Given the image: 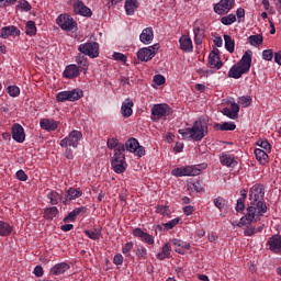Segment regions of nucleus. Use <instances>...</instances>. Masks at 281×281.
Segmentation results:
<instances>
[{
  "instance_id": "f257e3e1",
  "label": "nucleus",
  "mask_w": 281,
  "mask_h": 281,
  "mask_svg": "<svg viewBox=\"0 0 281 281\" xmlns=\"http://www.w3.org/2000/svg\"><path fill=\"white\" fill-rule=\"evenodd\" d=\"M250 206L247 213L240 218L239 225H251L256 216L267 214V203H265V184H254L249 191Z\"/></svg>"
},
{
  "instance_id": "f03ea898",
  "label": "nucleus",
  "mask_w": 281,
  "mask_h": 281,
  "mask_svg": "<svg viewBox=\"0 0 281 281\" xmlns=\"http://www.w3.org/2000/svg\"><path fill=\"white\" fill-rule=\"evenodd\" d=\"M249 69H251V50H246L241 59L229 69L228 78L238 80L244 74H249Z\"/></svg>"
},
{
  "instance_id": "7ed1b4c3",
  "label": "nucleus",
  "mask_w": 281,
  "mask_h": 281,
  "mask_svg": "<svg viewBox=\"0 0 281 281\" xmlns=\"http://www.w3.org/2000/svg\"><path fill=\"white\" fill-rule=\"evenodd\" d=\"M78 52L83 56H89V58H98L100 56V44L98 42H87L79 45Z\"/></svg>"
},
{
  "instance_id": "20e7f679",
  "label": "nucleus",
  "mask_w": 281,
  "mask_h": 281,
  "mask_svg": "<svg viewBox=\"0 0 281 281\" xmlns=\"http://www.w3.org/2000/svg\"><path fill=\"white\" fill-rule=\"evenodd\" d=\"M111 166L116 172V175H122V172H126V156L124 155V151L121 153H114L112 159H111Z\"/></svg>"
},
{
  "instance_id": "39448f33",
  "label": "nucleus",
  "mask_w": 281,
  "mask_h": 281,
  "mask_svg": "<svg viewBox=\"0 0 281 281\" xmlns=\"http://www.w3.org/2000/svg\"><path fill=\"white\" fill-rule=\"evenodd\" d=\"M80 139H82V132L74 130L68 134L67 137L60 140L59 146H61V148H67L68 146L78 148Z\"/></svg>"
},
{
  "instance_id": "423d86ee",
  "label": "nucleus",
  "mask_w": 281,
  "mask_h": 281,
  "mask_svg": "<svg viewBox=\"0 0 281 281\" xmlns=\"http://www.w3.org/2000/svg\"><path fill=\"white\" fill-rule=\"evenodd\" d=\"M85 95V92L80 89H74L71 91H61L57 93V102H77Z\"/></svg>"
},
{
  "instance_id": "0eeeda50",
  "label": "nucleus",
  "mask_w": 281,
  "mask_h": 281,
  "mask_svg": "<svg viewBox=\"0 0 281 281\" xmlns=\"http://www.w3.org/2000/svg\"><path fill=\"white\" fill-rule=\"evenodd\" d=\"M56 23L66 32H74V30H78V23L69 14H60L57 18Z\"/></svg>"
},
{
  "instance_id": "6e6552de",
  "label": "nucleus",
  "mask_w": 281,
  "mask_h": 281,
  "mask_svg": "<svg viewBox=\"0 0 281 281\" xmlns=\"http://www.w3.org/2000/svg\"><path fill=\"white\" fill-rule=\"evenodd\" d=\"M192 139L194 142H201L205 135H207V125L203 124V121L198 120L193 123L191 127Z\"/></svg>"
},
{
  "instance_id": "1a4fd4ad",
  "label": "nucleus",
  "mask_w": 281,
  "mask_h": 281,
  "mask_svg": "<svg viewBox=\"0 0 281 281\" xmlns=\"http://www.w3.org/2000/svg\"><path fill=\"white\" fill-rule=\"evenodd\" d=\"M124 148L127 153H134L136 157H144V155H146V148L140 146L139 142L133 137L125 142Z\"/></svg>"
},
{
  "instance_id": "9d476101",
  "label": "nucleus",
  "mask_w": 281,
  "mask_h": 281,
  "mask_svg": "<svg viewBox=\"0 0 281 281\" xmlns=\"http://www.w3.org/2000/svg\"><path fill=\"white\" fill-rule=\"evenodd\" d=\"M156 49H159V44H155L149 47L140 48L137 52L138 60H142L143 63H148V60H153V58H155V55L157 54L155 52Z\"/></svg>"
},
{
  "instance_id": "9b49d317",
  "label": "nucleus",
  "mask_w": 281,
  "mask_h": 281,
  "mask_svg": "<svg viewBox=\"0 0 281 281\" xmlns=\"http://www.w3.org/2000/svg\"><path fill=\"white\" fill-rule=\"evenodd\" d=\"M173 177H199L201 169L196 167L176 168L171 171Z\"/></svg>"
},
{
  "instance_id": "f8f14e48",
  "label": "nucleus",
  "mask_w": 281,
  "mask_h": 281,
  "mask_svg": "<svg viewBox=\"0 0 281 281\" xmlns=\"http://www.w3.org/2000/svg\"><path fill=\"white\" fill-rule=\"evenodd\" d=\"M236 5V0H221L214 5V12L223 15L227 14Z\"/></svg>"
},
{
  "instance_id": "ddd939ff",
  "label": "nucleus",
  "mask_w": 281,
  "mask_h": 281,
  "mask_svg": "<svg viewBox=\"0 0 281 281\" xmlns=\"http://www.w3.org/2000/svg\"><path fill=\"white\" fill-rule=\"evenodd\" d=\"M74 12H76V14H80V16H93V12L82 1L74 3Z\"/></svg>"
},
{
  "instance_id": "4468645a",
  "label": "nucleus",
  "mask_w": 281,
  "mask_h": 281,
  "mask_svg": "<svg viewBox=\"0 0 281 281\" xmlns=\"http://www.w3.org/2000/svg\"><path fill=\"white\" fill-rule=\"evenodd\" d=\"M12 138L19 144H23L25 142V130L23 126L20 124H14L12 126Z\"/></svg>"
},
{
  "instance_id": "2eb2a0df",
  "label": "nucleus",
  "mask_w": 281,
  "mask_h": 281,
  "mask_svg": "<svg viewBox=\"0 0 281 281\" xmlns=\"http://www.w3.org/2000/svg\"><path fill=\"white\" fill-rule=\"evenodd\" d=\"M63 76L64 78L74 80V78H78L80 76V68L76 64H70L66 66Z\"/></svg>"
},
{
  "instance_id": "dca6fc26",
  "label": "nucleus",
  "mask_w": 281,
  "mask_h": 281,
  "mask_svg": "<svg viewBox=\"0 0 281 281\" xmlns=\"http://www.w3.org/2000/svg\"><path fill=\"white\" fill-rule=\"evenodd\" d=\"M267 245L273 254H281V235L270 237Z\"/></svg>"
},
{
  "instance_id": "f3484780",
  "label": "nucleus",
  "mask_w": 281,
  "mask_h": 281,
  "mask_svg": "<svg viewBox=\"0 0 281 281\" xmlns=\"http://www.w3.org/2000/svg\"><path fill=\"white\" fill-rule=\"evenodd\" d=\"M240 111V105L237 103H232L231 109L224 108L221 112L223 115H226V117H229V120H238V113Z\"/></svg>"
},
{
  "instance_id": "a211bd4d",
  "label": "nucleus",
  "mask_w": 281,
  "mask_h": 281,
  "mask_svg": "<svg viewBox=\"0 0 281 281\" xmlns=\"http://www.w3.org/2000/svg\"><path fill=\"white\" fill-rule=\"evenodd\" d=\"M209 65L211 69H221L223 67V61H221V57L218 56V49L215 48L209 56Z\"/></svg>"
},
{
  "instance_id": "6ab92c4d",
  "label": "nucleus",
  "mask_w": 281,
  "mask_h": 281,
  "mask_svg": "<svg viewBox=\"0 0 281 281\" xmlns=\"http://www.w3.org/2000/svg\"><path fill=\"white\" fill-rule=\"evenodd\" d=\"M82 196V191L80 188H69L66 193V199L63 201L64 205H67L69 201H76Z\"/></svg>"
},
{
  "instance_id": "aec40b11",
  "label": "nucleus",
  "mask_w": 281,
  "mask_h": 281,
  "mask_svg": "<svg viewBox=\"0 0 281 281\" xmlns=\"http://www.w3.org/2000/svg\"><path fill=\"white\" fill-rule=\"evenodd\" d=\"M133 235L136 238H140V240H143V243H146L147 245H154L155 244V238L150 234L144 233V231H142V228H135L133 231Z\"/></svg>"
},
{
  "instance_id": "412c9836",
  "label": "nucleus",
  "mask_w": 281,
  "mask_h": 281,
  "mask_svg": "<svg viewBox=\"0 0 281 281\" xmlns=\"http://www.w3.org/2000/svg\"><path fill=\"white\" fill-rule=\"evenodd\" d=\"M133 106H135L133 99L127 98L124 100L121 106V113L123 117H131V115H133Z\"/></svg>"
},
{
  "instance_id": "4be33fe9",
  "label": "nucleus",
  "mask_w": 281,
  "mask_h": 281,
  "mask_svg": "<svg viewBox=\"0 0 281 281\" xmlns=\"http://www.w3.org/2000/svg\"><path fill=\"white\" fill-rule=\"evenodd\" d=\"M153 38H155V33L153 32V27L144 29L139 35V41L144 45H150V43H153Z\"/></svg>"
},
{
  "instance_id": "5701e85b",
  "label": "nucleus",
  "mask_w": 281,
  "mask_h": 281,
  "mask_svg": "<svg viewBox=\"0 0 281 281\" xmlns=\"http://www.w3.org/2000/svg\"><path fill=\"white\" fill-rule=\"evenodd\" d=\"M75 63H77V67L79 69H82L83 74H87L89 71V59H87V55L79 53L75 57Z\"/></svg>"
},
{
  "instance_id": "b1692460",
  "label": "nucleus",
  "mask_w": 281,
  "mask_h": 281,
  "mask_svg": "<svg viewBox=\"0 0 281 281\" xmlns=\"http://www.w3.org/2000/svg\"><path fill=\"white\" fill-rule=\"evenodd\" d=\"M171 243L175 247V251L177 254H181L182 256L186 254V251H188V249H190V243L188 241H183L181 239H172Z\"/></svg>"
},
{
  "instance_id": "393cba45",
  "label": "nucleus",
  "mask_w": 281,
  "mask_h": 281,
  "mask_svg": "<svg viewBox=\"0 0 281 281\" xmlns=\"http://www.w3.org/2000/svg\"><path fill=\"white\" fill-rule=\"evenodd\" d=\"M21 31L14 25L4 26L1 29L0 38H8V36H20Z\"/></svg>"
},
{
  "instance_id": "a878e982",
  "label": "nucleus",
  "mask_w": 281,
  "mask_h": 281,
  "mask_svg": "<svg viewBox=\"0 0 281 281\" xmlns=\"http://www.w3.org/2000/svg\"><path fill=\"white\" fill-rule=\"evenodd\" d=\"M108 148L110 150H114V153H125L126 148L123 143H120L117 138H109L108 139Z\"/></svg>"
},
{
  "instance_id": "bb28decb",
  "label": "nucleus",
  "mask_w": 281,
  "mask_h": 281,
  "mask_svg": "<svg viewBox=\"0 0 281 281\" xmlns=\"http://www.w3.org/2000/svg\"><path fill=\"white\" fill-rule=\"evenodd\" d=\"M180 49L186 53H190L193 49L192 38L189 35H182L179 40Z\"/></svg>"
},
{
  "instance_id": "cd10ccee",
  "label": "nucleus",
  "mask_w": 281,
  "mask_h": 281,
  "mask_svg": "<svg viewBox=\"0 0 281 281\" xmlns=\"http://www.w3.org/2000/svg\"><path fill=\"white\" fill-rule=\"evenodd\" d=\"M40 126L41 128H43V131H56V128H58V123L54 120L50 119H42L40 121Z\"/></svg>"
},
{
  "instance_id": "c85d7f7f",
  "label": "nucleus",
  "mask_w": 281,
  "mask_h": 281,
  "mask_svg": "<svg viewBox=\"0 0 281 281\" xmlns=\"http://www.w3.org/2000/svg\"><path fill=\"white\" fill-rule=\"evenodd\" d=\"M168 104H155L151 108V115L155 117H165L166 113H168Z\"/></svg>"
},
{
  "instance_id": "c756f323",
  "label": "nucleus",
  "mask_w": 281,
  "mask_h": 281,
  "mask_svg": "<svg viewBox=\"0 0 281 281\" xmlns=\"http://www.w3.org/2000/svg\"><path fill=\"white\" fill-rule=\"evenodd\" d=\"M193 34H194L195 45H202L203 44V36H205V29H203V26L194 25Z\"/></svg>"
},
{
  "instance_id": "7c9ffc66",
  "label": "nucleus",
  "mask_w": 281,
  "mask_h": 281,
  "mask_svg": "<svg viewBox=\"0 0 281 281\" xmlns=\"http://www.w3.org/2000/svg\"><path fill=\"white\" fill-rule=\"evenodd\" d=\"M70 266L67 262H60L56 263L52 269L50 273L53 276H61V273H65V271H69Z\"/></svg>"
},
{
  "instance_id": "2f4dec72",
  "label": "nucleus",
  "mask_w": 281,
  "mask_h": 281,
  "mask_svg": "<svg viewBox=\"0 0 281 281\" xmlns=\"http://www.w3.org/2000/svg\"><path fill=\"white\" fill-rule=\"evenodd\" d=\"M267 153L270 151L260 148L255 149V157L262 166H265V164H269V155Z\"/></svg>"
},
{
  "instance_id": "473e14b6",
  "label": "nucleus",
  "mask_w": 281,
  "mask_h": 281,
  "mask_svg": "<svg viewBox=\"0 0 281 281\" xmlns=\"http://www.w3.org/2000/svg\"><path fill=\"white\" fill-rule=\"evenodd\" d=\"M137 8H139V3L137 2V0H125V12L127 16H133Z\"/></svg>"
},
{
  "instance_id": "72a5a7b5",
  "label": "nucleus",
  "mask_w": 281,
  "mask_h": 281,
  "mask_svg": "<svg viewBox=\"0 0 281 281\" xmlns=\"http://www.w3.org/2000/svg\"><path fill=\"white\" fill-rule=\"evenodd\" d=\"M220 161L222 166H227V168H234V166H236V159L234 157H232L231 155L227 154H223L220 157Z\"/></svg>"
},
{
  "instance_id": "f704fd0d",
  "label": "nucleus",
  "mask_w": 281,
  "mask_h": 281,
  "mask_svg": "<svg viewBox=\"0 0 281 281\" xmlns=\"http://www.w3.org/2000/svg\"><path fill=\"white\" fill-rule=\"evenodd\" d=\"M225 49L229 54H234V47H236V42L232 38V36L225 34L224 35Z\"/></svg>"
},
{
  "instance_id": "c9c22d12",
  "label": "nucleus",
  "mask_w": 281,
  "mask_h": 281,
  "mask_svg": "<svg viewBox=\"0 0 281 281\" xmlns=\"http://www.w3.org/2000/svg\"><path fill=\"white\" fill-rule=\"evenodd\" d=\"M262 41H263L262 34L250 35L248 37V43L252 45V47H259V45H262Z\"/></svg>"
},
{
  "instance_id": "e433bc0d",
  "label": "nucleus",
  "mask_w": 281,
  "mask_h": 281,
  "mask_svg": "<svg viewBox=\"0 0 281 281\" xmlns=\"http://www.w3.org/2000/svg\"><path fill=\"white\" fill-rule=\"evenodd\" d=\"M12 227L8 222L0 221V236H10Z\"/></svg>"
},
{
  "instance_id": "4c0bfd02",
  "label": "nucleus",
  "mask_w": 281,
  "mask_h": 281,
  "mask_svg": "<svg viewBox=\"0 0 281 281\" xmlns=\"http://www.w3.org/2000/svg\"><path fill=\"white\" fill-rule=\"evenodd\" d=\"M170 250H171L170 244H165L162 246L161 252L157 254L158 260H166V258H169L170 257Z\"/></svg>"
},
{
  "instance_id": "58836bf2",
  "label": "nucleus",
  "mask_w": 281,
  "mask_h": 281,
  "mask_svg": "<svg viewBox=\"0 0 281 281\" xmlns=\"http://www.w3.org/2000/svg\"><path fill=\"white\" fill-rule=\"evenodd\" d=\"M85 234L91 240H100V236H102V229L95 228L93 231H85Z\"/></svg>"
},
{
  "instance_id": "ea45409f",
  "label": "nucleus",
  "mask_w": 281,
  "mask_h": 281,
  "mask_svg": "<svg viewBox=\"0 0 281 281\" xmlns=\"http://www.w3.org/2000/svg\"><path fill=\"white\" fill-rule=\"evenodd\" d=\"M215 128H218V131H236V124L233 122L217 123L215 124Z\"/></svg>"
},
{
  "instance_id": "a19ab883",
  "label": "nucleus",
  "mask_w": 281,
  "mask_h": 281,
  "mask_svg": "<svg viewBox=\"0 0 281 281\" xmlns=\"http://www.w3.org/2000/svg\"><path fill=\"white\" fill-rule=\"evenodd\" d=\"M57 214H58V207L52 206V207L45 209L44 218H48L49 221H52V218H55Z\"/></svg>"
},
{
  "instance_id": "79ce46f5",
  "label": "nucleus",
  "mask_w": 281,
  "mask_h": 281,
  "mask_svg": "<svg viewBox=\"0 0 281 281\" xmlns=\"http://www.w3.org/2000/svg\"><path fill=\"white\" fill-rule=\"evenodd\" d=\"M25 34H27V36H35V34H36V23L34 21H29L26 23Z\"/></svg>"
},
{
  "instance_id": "37998d69",
  "label": "nucleus",
  "mask_w": 281,
  "mask_h": 281,
  "mask_svg": "<svg viewBox=\"0 0 281 281\" xmlns=\"http://www.w3.org/2000/svg\"><path fill=\"white\" fill-rule=\"evenodd\" d=\"M213 203L217 210H225V206L227 205V200L223 196H217L213 200Z\"/></svg>"
},
{
  "instance_id": "c03bdc74",
  "label": "nucleus",
  "mask_w": 281,
  "mask_h": 281,
  "mask_svg": "<svg viewBox=\"0 0 281 281\" xmlns=\"http://www.w3.org/2000/svg\"><path fill=\"white\" fill-rule=\"evenodd\" d=\"M47 199H49L52 205H58V201H60L61 196L56 191H50L47 194Z\"/></svg>"
},
{
  "instance_id": "a18cd8bd",
  "label": "nucleus",
  "mask_w": 281,
  "mask_h": 281,
  "mask_svg": "<svg viewBox=\"0 0 281 281\" xmlns=\"http://www.w3.org/2000/svg\"><path fill=\"white\" fill-rule=\"evenodd\" d=\"M265 229V225L259 227H248L244 231V236H254V234H258Z\"/></svg>"
},
{
  "instance_id": "49530a36",
  "label": "nucleus",
  "mask_w": 281,
  "mask_h": 281,
  "mask_svg": "<svg viewBox=\"0 0 281 281\" xmlns=\"http://www.w3.org/2000/svg\"><path fill=\"white\" fill-rule=\"evenodd\" d=\"M7 93H9L11 98H19L21 94V89L18 86H9L7 88Z\"/></svg>"
},
{
  "instance_id": "de8ad7c7",
  "label": "nucleus",
  "mask_w": 281,
  "mask_h": 281,
  "mask_svg": "<svg viewBox=\"0 0 281 281\" xmlns=\"http://www.w3.org/2000/svg\"><path fill=\"white\" fill-rule=\"evenodd\" d=\"M16 8L22 12H30V10H32V4H30L27 0H22L18 2Z\"/></svg>"
},
{
  "instance_id": "09e8293b",
  "label": "nucleus",
  "mask_w": 281,
  "mask_h": 281,
  "mask_svg": "<svg viewBox=\"0 0 281 281\" xmlns=\"http://www.w3.org/2000/svg\"><path fill=\"white\" fill-rule=\"evenodd\" d=\"M221 23H223V25H232V23H236V15L234 13H231L226 16H223L221 19Z\"/></svg>"
},
{
  "instance_id": "8fccbe9b",
  "label": "nucleus",
  "mask_w": 281,
  "mask_h": 281,
  "mask_svg": "<svg viewBox=\"0 0 281 281\" xmlns=\"http://www.w3.org/2000/svg\"><path fill=\"white\" fill-rule=\"evenodd\" d=\"M178 133L182 136V139H192V127L179 130Z\"/></svg>"
},
{
  "instance_id": "3c124183",
  "label": "nucleus",
  "mask_w": 281,
  "mask_h": 281,
  "mask_svg": "<svg viewBox=\"0 0 281 281\" xmlns=\"http://www.w3.org/2000/svg\"><path fill=\"white\" fill-rule=\"evenodd\" d=\"M156 212L157 214H161V216H170L171 214L170 206H164V205L157 206Z\"/></svg>"
},
{
  "instance_id": "603ef678",
  "label": "nucleus",
  "mask_w": 281,
  "mask_h": 281,
  "mask_svg": "<svg viewBox=\"0 0 281 281\" xmlns=\"http://www.w3.org/2000/svg\"><path fill=\"white\" fill-rule=\"evenodd\" d=\"M238 104H241V106H251V97L249 95H245V97H240L238 100Z\"/></svg>"
},
{
  "instance_id": "864d4df0",
  "label": "nucleus",
  "mask_w": 281,
  "mask_h": 281,
  "mask_svg": "<svg viewBox=\"0 0 281 281\" xmlns=\"http://www.w3.org/2000/svg\"><path fill=\"white\" fill-rule=\"evenodd\" d=\"M132 249H133V241H128L123 246L122 254H124L127 258H131Z\"/></svg>"
},
{
  "instance_id": "5fc2aeb1",
  "label": "nucleus",
  "mask_w": 281,
  "mask_h": 281,
  "mask_svg": "<svg viewBox=\"0 0 281 281\" xmlns=\"http://www.w3.org/2000/svg\"><path fill=\"white\" fill-rule=\"evenodd\" d=\"M180 221L181 220L179 217H176L169 221L168 223L164 224V227H166V229H172L173 227H177V225H179Z\"/></svg>"
},
{
  "instance_id": "6e6d98bb",
  "label": "nucleus",
  "mask_w": 281,
  "mask_h": 281,
  "mask_svg": "<svg viewBox=\"0 0 281 281\" xmlns=\"http://www.w3.org/2000/svg\"><path fill=\"white\" fill-rule=\"evenodd\" d=\"M257 146H260V148H263L266 153H271V144H269L267 140H258Z\"/></svg>"
},
{
  "instance_id": "4d7b16f0",
  "label": "nucleus",
  "mask_w": 281,
  "mask_h": 281,
  "mask_svg": "<svg viewBox=\"0 0 281 281\" xmlns=\"http://www.w3.org/2000/svg\"><path fill=\"white\" fill-rule=\"evenodd\" d=\"M154 82L158 87H161V85H166V77H164V75H156L154 76Z\"/></svg>"
},
{
  "instance_id": "13d9d810",
  "label": "nucleus",
  "mask_w": 281,
  "mask_h": 281,
  "mask_svg": "<svg viewBox=\"0 0 281 281\" xmlns=\"http://www.w3.org/2000/svg\"><path fill=\"white\" fill-rule=\"evenodd\" d=\"M262 58H263V60H273V50H271V49H265L263 52H262Z\"/></svg>"
},
{
  "instance_id": "bf43d9fd",
  "label": "nucleus",
  "mask_w": 281,
  "mask_h": 281,
  "mask_svg": "<svg viewBox=\"0 0 281 281\" xmlns=\"http://www.w3.org/2000/svg\"><path fill=\"white\" fill-rule=\"evenodd\" d=\"M193 188H194L195 192H203V190H204L203 181L196 180L195 182H193Z\"/></svg>"
},
{
  "instance_id": "052dcab7",
  "label": "nucleus",
  "mask_w": 281,
  "mask_h": 281,
  "mask_svg": "<svg viewBox=\"0 0 281 281\" xmlns=\"http://www.w3.org/2000/svg\"><path fill=\"white\" fill-rule=\"evenodd\" d=\"M147 254L148 252L146 251L144 246L138 247L137 250H136L137 258H146Z\"/></svg>"
},
{
  "instance_id": "680f3d73",
  "label": "nucleus",
  "mask_w": 281,
  "mask_h": 281,
  "mask_svg": "<svg viewBox=\"0 0 281 281\" xmlns=\"http://www.w3.org/2000/svg\"><path fill=\"white\" fill-rule=\"evenodd\" d=\"M113 58H114V60H120L121 63H126V60H127L126 55H124L122 53H114Z\"/></svg>"
},
{
  "instance_id": "e2e57ef3",
  "label": "nucleus",
  "mask_w": 281,
  "mask_h": 281,
  "mask_svg": "<svg viewBox=\"0 0 281 281\" xmlns=\"http://www.w3.org/2000/svg\"><path fill=\"white\" fill-rule=\"evenodd\" d=\"M33 273L36 278H43L45 271L43 270V268L41 266H36L33 270Z\"/></svg>"
},
{
  "instance_id": "0e129e2a",
  "label": "nucleus",
  "mask_w": 281,
  "mask_h": 281,
  "mask_svg": "<svg viewBox=\"0 0 281 281\" xmlns=\"http://www.w3.org/2000/svg\"><path fill=\"white\" fill-rule=\"evenodd\" d=\"M15 177L19 181H26L27 180V175L23 170L16 171Z\"/></svg>"
},
{
  "instance_id": "69168bd1",
  "label": "nucleus",
  "mask_w": 281,
  "mask_h": 281,
  "mask_svg": "<svg viewBox=\"0 0 281 281\" xmlns=\"http://www.w3.org/2000/svg\"><path fill=\"white\" fill-rule=\"evenodd\" d=\"M182 210L186 216H192V214L194 213V206L192 205H187Z\"/></svg>"
},
{
  "instance_id": "338daca9",
  "label": "nucleus",
  "mask_w": 281,
  "mask_h": 281,
  "mask_svg": "<svg viewBox=\"0 0 281 281\" xmlns=\"http://www.w3.org/2000/svg\"><path fill=\"white\" fill-rule=\"evenodd\" d=\"M235 210L236 212H243L245 210V200L238 199Z\"/></svg>"
},
{
  "instance_id": "774afa93",
  "label": "nucleus",
  "mask_w": 281,
  "mask_h": 281,
  "mask_svg": "<svg viewBox=\"0 0 281 281\" xmlns=\"http://www.w3.org/2000/svg\"><path fill=\"white\" fill-rule=\"evenodd\" d=\"M113 262H114V265H116V266L123 265V262H124V257H123L121 254L115 255V256H114V259H113Z\"/></svg>"
}]
</instances>
